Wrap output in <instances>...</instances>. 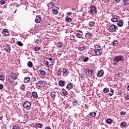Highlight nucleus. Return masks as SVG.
Listing matches in <instances>:
<instances>
[{
	"label": "nucleus",
	"instance_id": "c03bdc74",
	"mask_svg": "<svg viewBox=\"0 0 129 129\" xmlns=\"http://www.w3.org/2000/svg\"><path fill=\"white\" fill-rule=\"evenodd\" d=\"M25 88H26V87L25 86V85L24 84H22L21 85L20 89L21 90H24L25 89Z\"/></svg>",
	"mask_w": 129,
	"mask_h": 129
},
{
	"label": "nucleus",
	"instance_id": "5fc2aeb1",
	"mask_svg": "<svg viewBox=\"0 0 129 129\" xmlns=\"http://www.w3.org/2000/svg\"><path fill=\"white\" fill-rule=\"evenodd\" d=\"M8 32V29H4L2 33L4 34L5 33H7Z\"/></svg>",
	"mask_w": 129,
	"mask_h": 129
},
{
	"label": "nucleus",
	"instance_id": "bf43d9fd",
	"mask_svg": "<svg viewBox=\"0 0 129 129\" xmlns=\"http://www.w3.org/2000/svg\"><path fill=\"white\" fill-rule=\"evenodd\" d=\"M121 74H122V73L120 72V73H118L117 75V76H119V77L121 76Z\"/></svg>",
	"mask_w": 129,
	"mask_h": 129
},
{
	"label": "nucleus",
	"instance_id": "412c9836",
	"mask_svg": "<svg viewBox=\"0 0 129 129\" xmlns=\"http://www.w3.org/2000/svg\"><path fill=\"white\" fill-rule=\"evenodd\" d=\"M66 21L67 22V23H71L73 20L69 16H67L66 17Z\"/></svg>",
	"mask_w": 129,
	"mask_h": 129
},
{
	"label": "nucleus",
	"instance_id": "680f3d73",
	"mask_svg": "<svg viewBox=\"0 0 129 129\" xmlns=\"http://www.w3.org/2000/svg\"><path fill=\"white\" fill-rule=\"evenodd\" d=\"M31 80H32V81H36V78H31Z\"/></svg>",
	"mask_w": 129,
	"mask_h": 129
},
{
	"label": "nucleus",
	"instance_id": "bb28decb",
	"mask_svg": "<svg viewBox=\"0 0 129 129\" xmlns=\"http://www.w3.org/2000/svg\"><path fill=\"white\" fill-rule=\"evenodd\" d=\"M89 115L90 116H92L93 117H95V116H96V112H91L90 113Z\"/></svg>",
	"mask_w": 129,
	"mask_h": 129
},
{
	"label": "nucleus",
	"instance_id": "1a4fd4ad",
	"mask_svg": "<svg viewBox=\"0 0 129 129\" xmlns=\"http://www.w3.org/2000/svg\"><path fill=\"white\" fill-rule=\"evenodd\" d=\"M85 72H86V75H87V76H90V75H91V74H92V70L89 69H86L85 70Z\"/></svg>",
	"mask_w": 129,
	"mask_h": 129
},
{
	"label": "nucleus",
	"instance_id": "b1692460",
	"mask_svg": "<svg viewBox=\"0 0 129 129\" xmlns=\"http://www.w3.org/2000/svg\"><path fill=\"white\" fill-rule=\"evenodd\" d=\"M31 81L30 77H25L24 80V83H29Z\"/></svg>",
	"mask_w": 129,
	"mask_h": 129
},
{
	"label": "nucleus",
	"instance_id": "a211bd4d",
	"mask_svg": "<svg viewBox=\"0 0 129 129\" xmlns=\"http://www.w3.org/2000/svg\"><path fill=\"white\" fill-rule=\"evenodd\" d=\"M62 72H63V77H66V76H67L68 75V73H67V72H68L67 69H63L62 70Z\"/></svg>",
	"mask_w": 129,
	"mask_h": 129
},
{
	"label": "nucleus",
	"instance_id": "7ed1b4c3",
	"mask_svg": "<svg viewBox=\"0 0 129 129\" xmlns=\"http://www.w3.org/2000/svg\"><path fill=\"white\" fill-rule=\"evenodd\" d=\"M109 32H110V33H112L113 32H116L117 31V26L116 25L113 24L109 26L108 29Z\"/></svg>",
	"mask_w": 129,
	"mask_h": 129
},
{
	"label": "nucleus",
	"instance_id": "f257e3e1",
	"mask_svg": "<svg viewBox=\"0 0 129 129\" xmlns=\"http://www.w3.org/2000/svg\"><path fill=\"white\" fill-rule=\"evenodd\" d=\"M123 61H124V57L122 55H118L114 58V62H113L112 64L113 66H116L119 62H122Z\"/></svg>",
	"mask_w": 129,
	"mask_h": 129
},
{
	"label": "nucleus",
	"instance_id": "0e129e2a",
	"mask_svg": "<svg viewBox=\"0 0 129 129\" xmlns=\"http://www.w3.org/2000/svg\"><path fill=\"white\" fill-rule=\"evenodd\" d=\"M17 77H16V76H14L13 77V79H14V80H16V79H17Z\"/></svg>",
	"mask_w": 129,
	"mask_h": 129
},
{
	"label": "nucleus",
	"instance_id": "6e6d98bb",
	"mask_svg": "<svg viewBox=\"0 0 129 129\" xmlns=\"http://www.w3.org/2000/svg\"><path fill=\"white\" fill-rule=\"evenodd\" d=\"M114 2H115L116 4H118V3H119V2H120V0H113Z\"/></svg>",
	"mask_w": 129,
	"mask_h": 129
},
{
	"label": "nucleus",
	"instance_id": "aec40b11",
	"mask_svg": "<svg viewBox=\"0 0 129 129\" xmlns=\"http://www.w3.org/2000/svg\"><path fill=\"white\" fill-rule=\"evenodd\" d=\"M33 49L35 51V52H39L40 50H41V47L39 46H35L33 47Z\"/></svg>",
	"mask_w": 129,
	"mask_h": 129
},
{
	"label": "nucleus",
	"instance_id": "de8ad7c7",
	"mask_svg": "<svg viewBox=\"0 0 129 129\" xmlns=\"http://www.w3.org/2000/svg\"><path fill=\"white\" fill-rule=\"evenodd\" d=\"M75 39V36L74 35H72L70 36V40L73 41Z\"/></svg>",
	"mask_w": 129,
	"mask_h": 129
},
{
	"label": "nucleus",
	"instance_id": "49530a36",
	"mask_svg": "<svg viewBox=\"0 0 129 129\" xmlns=\"http://www.w3.org/2000/svg\"><path fill=\"white\" fill-rule=\"evenodd\" d=\"M3 35L4 36H6V37H8L9 36H10V33H9V32H5L3 34Z\"/></svg>",
	"mask_w": 129,
	"mask_h": 129
},
{
	"label": "nucleus",
	"instance_id": "f03ea898",
	"mask_svg": "<svg viewBox=\"0 0 129 129\" xmlns=\"http://www.w3.org/2000/svg\"><path fill=\"white\" fill-rule=\"evenodd\" d=\"M90 15H92V16H94L95 15H96L97 13V9L96 8V7L92 5L90 7Z\"/></svg>",
	"mask_w": 129,
	"mask_h": 129
},
{
	"label": "nucleus",
	"instance_id": "4d7b16f0",
	"mask_svg": "<svg viewBox=\"0 0 129 129\" xmlns=\"http://www.w3.org/2000/svg\"><path fill=\"white\" fill-rule=\"evenodd\" d=\"M120 114L121 115H124V114H125V112H123V111H121L120 113Z\"/></svg>",
	"mask_w": 129,
	"mask_h": 129
},
{
	"label": "nucleus",
	"instance_id": "473e14b6",
	"mask_svg": "<svg viewBox=\"0 0 129 129\" xmlns=\"http://www.w3.org/2000/svg\"><path fill=\"white\" fill-rule=\"evenodd\" d=\"M5 79H6V77H5V75H0V80H1V81H4L5 80Z\"/></svg>",
	"mask_w": 129,
	"mask_h": 129
},
{
	"label": "nucleus",
	"instance_id": "a18cd8bd",
	"mask_svg": "<svg viewBox=\"0 0 129 129\" xmlns=\"http://www.w3.org/2000/svg\"><path fill=\"white\" fill-rule=\"evenodd\" d=\"M35 44H40L41 43V40L40 39H36V41H35Z\"/></svg>",
	"mask_w": 129,
	"mask_h": 129
},
{
	"label": "nucleus",
	"instance_id": "72a5a7b5",
	"mask_svg": "<svg viewBox=\"0 0 129 129\" xmlns=\"http://www.w3.org/2000/svg\"><path fill=\"white\" fill-rule=\"evenodd\" d=\"M50 96L51 97L54 98L56 96V92H51L50 93Z\"/></svg>",
	"mask_w": 129,
	"mask_h": 129
},
{
	"label": "nucleus",
	"instance_id": "a878e982",
	"mask_svg": "<svg viewBox=\"0 0 129 129\" xmlns=\"http://www.w3.org/2000/svg\"><path fill=\"white\" fill-rule=\"evenodd\" d=\"M106 122L108 124H111V123H112V119L109 118L106 120Z\"/></svg>",
	"mask_w": 129,
	"mask_h": 129
},
{
	"label": "nucleus",
	"instance_id": "4be33fe9",
	"mask_svg": "<svg viewBox=\"0 0 129 129\" xmlns=\"http://www.w3.org/2000/svg\"><path fill=\"white\" fill-rule=\"evenodd\" d=\"M67 88L68 89V90H70V89H72V88H73V84H72V83H70V84H68L67 86Z\"/></svg>",
	"mask_w": 129,
	"mask_h": 129
},
{
	"label": "nucleus",
	"instance_id": "4468645a",
	"mask_svg": "<svg viewBox=\"0 0 129 129\" xmlns=\"http://www.w3.org/2000/svg\"><path fill=\"white\" fill-rule=\"evenodd\" d=\"M103 74H104V72L103 70H101L98 71L97 76L98 77H102L103 76Z\"/></svg>",
	"mask_w": 129,
	"mask_h": 129
},
{
	"label": "nucleus",
	"instance_id": "ddd939ff",
	"mask_svg": "<svg viewBox=\"0 0 129 129\" xmlns=\"http://www.w3.org/2000/svg\"><path fill=\"white\" fill-rule=\"evenodd\" d=\"M117 19H118V16L116 15H114L111 19V22L113 23H115L117 22Z\"/></svg>",
	"mask_w": 129,
	"mask_h": 129
},
{
	"label": "nucleus",
	"instance_id": "6ab92c4d",
	"mask_svg": "<svg viewBox=\"0 0 129 129\" xmlns=\"http://www.w3.org/2000/svg\"><path fill=\"white\" fill-rule=\"evenodd\" d=\"M58 85H59V86H61V87H63V86L65 85V81L62 80L59 81Z\"/></svg>",
	"mask_w": 129,
	"mask_h": 129
},
{
	"label": "nucleus",
	"instance_id": "423d86ee",
	"mask_svg": "<svg viewBox=\"0 0 129 129\" xmlns=\"http://www.w3.org/2000/svg\"><path fill=\"white\" fill-rule=\"evenodd\" d=\"M96 55L97 56H99L102 54V50L101 49L97 48L95 46V48L94 49Z\"/></svg>",
	"mask_w": 129,
	"mask_h": 129
},
{
	"label": "nucleus",
	"instance_id": "8fccbe9b",
	"mask_svg": "<svg viewBox=\"0 0 129 129\" xmlns=\"http://www.w3.org/2000/svg\"><path fill=\"white\" fill-rule=\"evenodd\" d=\"M67 17H70L71 16H72V12H68V13H67Z\"/></svg>",
	"mask_w": 129,
	"mask_h": 129
},
{
	"label": "nucleus",
	"instance_id": "5701e85b",
	"mask_svg": "<svg viewBox=\"0 0 129 129\" xmlns=\"http://www.w3.org/2000/svg\"><path fill=\"white\" fill-rule=\"evenodd\" d=\"M60 94L62 96H66V95H67V91H66L64 90H62L60 91Z\"/></svg>",
	"mask_w": 129,
	"mask_h": 129
},
{
	"label": "nucleus",
	"instance_id": "c85d7f7f",
	"mask_svg": "<svg viewBox=\"0 0 129 129\" xmlns=\"http://www.w3.org/2000/svg\"><path fill=\"white\" fill-rule=\"evenodd\" d=\"M112 46H117L118 45V41L117 40H114L112 43Z\"/></svg>",
	"mask_w": 129,
	"mask_h": 129
},
{
	"label": "nucleus",
	"instance_id": "0eeeda50",
	"mask_svg": "<svg viewBox=\"0 0 129 129\" xmlns=\"http://www.w3.org/2000/svg\"><path fill=\"white\" fill-rule=\"evenodd\" d=\"M93 37V35L90 32H87L85 34V38L86 40H90Z\"/></svg>",
	"mask_w": 129,
	"mask_h": 129
},
{
	"label": "nucleus",
	"instance_id": "58836bf2",
	"mask_svg": "<svg viewBox=\"0 0 129 129\" xmlns=\"http://www.w3.org/2000/svg\"><path fill=\"white\" fill-rule=\"evenodd\" d=\"M124 97H125V99L126 100H128V99H129V95H128V94H124Z\"/></svg>",
	"mask_w": 129,
	"mask_h": 129
},
{
	"label": "nucleus",
	"instance_id": "69168bd1",
	"mask_svg": "<svg viewBox=\"0 0 129 129\" xmlns=\"http://www.w3.org/2000/svg\"><path fill=\"white\" fill-rule=\"evenodd\" d=\"M110 92H112V93L113 92V89H111L110 90Z\"/></svg>",
	"mask_w": 129,
	"mask_h": 129
},
{
	"label": "nucleus",
	"instance_id": "c9c22d12",
	"mask_svg": "<svg viewBox=\"0 0 129 129\" xmlns=\"http://www.w3.org/2000/svg\"><path fill=\"white\" fill-rule=\"evenodd\" d=\"M103 91L104 93H107V92H109V89L108 88H105L103 90Z\"/></svg>",
	"mask_w": 129,
	"mask_h": 129
},
{
	"label": "nucleus",
	"instance_id": "ea45409f",
	"mask_svg": "<svg viewBox=\"0 0 129 129\" xmlns=\"http://www.w3.org/2000/svg\"><path fill=\"white\" fill-rule=\"evenodd\" d=\"M53 15H57L58 14V10L57 9H54L52 11Z\"/></svg>",
	"mask_w": 129,
	"mask_h": 129
},
{
	"label": "nucleus",
	"instance_id": "603ef678",
	"mask_svg": "<svg viewBox=\"0 0 129 129\" xmlns=\"http://www.w3.org/2000/svg\"><path fill=\"white\" fill-rule=\"evenodd\" d=\"M88 59H89V57H87L84 59L83 61L84 62H87V61H88Z\"/></svg>",
	"mask_w": 129,
	"mask_h": 129
},
{
	"label": "nucleus",
	"instance_id": "37998d69",
	"mask_svg": "<svg viewBox=\"0 0 129 129\" xmlns=\"http://www.w3.org/2000/svg\"><path fill=\"white\" fill-rule=\"evenodd\" d=\"M78 49L79 50V51H84V50H85V47H79L78 48Z\"/></svg>",
	"mask_w": 129,
	"mask_h": 129
},
{
	"label": "nucleus",
	"instance_id": "774afa93",
	"mask_svg": "<svg viewBox=\"0 0 129 129\" xmlns=\"http://www.w3.org/2000/svg\"><path fill=\"white\" fill-rule=\"evenodd\" d=\"M127 89H128V90H129V85L127 87Z\"/></svg>",
	"mask_w": 129,
	"mask_h": 129
},
{
	"label": "nucleus",
	"instance_id": "a19ab883",
	"mask_svg": "<svg viewBox=\"0 0 129 129\" xmlns=\"http://www.w3.org/2000/svg\"><path fill=\"white\" fill-rule=\"evenodd\" d=\"M61 73H62V71L60 69L58 70L57 72V76L61 75Z\"/></svg>",
	"mask_w": 129,
	"mask_h": 129
},
{
	"label": "nucleus",
	"instance_id": "e2e57ef3",
	"mask_svg": "<svg viewBox=\"0 0 129 129\" xmlns=\"http://www.w3.org/2000/svg\"><path fill=\"white\" fill-rule=\"evenodd\" d=\"M57 55H58V57H60V56H61V55H62V54L60 52H58Z\"/></svg>",
	"mask_w": 129,
	"mask_h": 129
},
{
	"label": "nucleus",
	"instance_id": "7c9ffc66",
	"mask_svg": "<svg viewBox=\"0 0 129 129\" xmlns=\"http://www.w3.org/2000/svg\"><path fill=\"white\" fill-rule=\"evenodd\" d=\"M27 66H28V67H29L30 68H32V67H33V63L32 62V61H29L27 63Z\"/></svg>",
	"mask_w": 129,
	"mask_h": 129
},
{
	"label": "nucleus",
	"instance_id": "39448f33",
	"mask_svg": "<svg viewBox=\"0 0 129 129\" xmlns=\"http://www.w3.org/2000/svg\"><path fill=\"white\" fill-rule=\"evenodd\" d=\"M45 82L40 80V81H38L37 83H36V86H37V87H44V86H45Z\"/></svg>",
	"mask_w": 129,
	"mask_h": 129
},
{
	"label": "nucleus",
	"instance_id": "9d476101",
	"mask_svg": "<svg viewBox=\"0 0 129 129\" xmlns=\"http://www.w3.org/2000/svg\"><path fill=\"white\" fill-rule=\"evenodd\" d=\"M82 36H83V33H82V31H79L77 32L76 37H77V38L81 39V38H82Z\"/></svg>",
	"mask_w": 129,
	"mask_h": 129
},
{
	"label": "nucleus",
	"instance_id": "79ce46f5",
	"mask_svg": "<svg viewBox=\"0 0 129 129\" xmlns=\"http://www.w3.org/2000/svg\"><path fill=\"white\" fill-rule=\"evenodd\" d=\"M62 45H63V43H62V42H58L56 44V46H57V47H62Z\"/></svg>",
	"mask_w": 129,
	"mask_h": 129
},
{
	"label": "nucleus",
	"instance_id": "864d4df0",
	"mask_svg": "<svg viewBox=\"0 0 129 129\" xmlns=\"http://www.w3.org/2000/svg\"><path fill=\"white\" fill-rule=\"evenodd\" d=\"M5 2H6V0H1L0 1V3H1V5H5Z\"/></svg>",
	"mask_w": 129,
	"mask_h": 129
},
{
	"label": "nucleus",
	"instance_id": "f8f14e48",
	"mask_svg": "<svg viewBox=\"0 0 129 129\" xmlns=\"http://www.w3.org/2000/svg\"><path fill=\"white\" fill-rule=\"evenodd\" d=\"M50 57L49 58L47 57L46 59L47 60H49V61H50V63H51L50 64H49V66H51V65H52L53 63H54V62H55V60L53 59V58H52V57H53V56L51 54L49 55Z\"/></svg>",
	"mask_w": 129,
	"mask_h": 129
},
{
	"label": "nucleus",
	"instance_id": "20e7f679",
	"mask_svg": "<svg viewBox=\"0 0 129 129\" xmlns=\"http://www.w3.org/2000/svg\"><path fill=\"white\" fill-rule=\"evenodd\" d=\"M32 106V103L29 101L25 102L23 104V107L26 109H30Z\"/></svg>",
	"mask_w": 129,
	"mask_h": 129
},
{
	"label": "nucleus",
	"instance_id": "cd10ccee",
	"mask_svg": "<svg viewBox=\"0 0 129 129\" xmlns=\"http://www.w3.org/2000/svg\"><path fill=\"white\" fill-rule=\"evenodd\" d=\"M122 2L124 6H127L129 5V0H122Z\"/></svg>",
	"mask_w": 129,
	"mask_h": 129
},
{
	"label": "nucleus",
	"instance_id": "f704fd0d",
	"mask_svg": "<svg viewBox=\"0 0 129 129\" xmlns=\"http://www.w3.org/2000/svg\"><path fill=\"white\" fill-rule=\"evenodd\" d=\"M94 25H95V22L93 21H91L89 23V26H90V27H93Z\"/></svg>",
	"mask_w": 129,
	"mask_h": 129
},
{
	"label": "nucleus",
	"instance_id": "09e8293b",
	"mask_svg": "<svg viewBox=\"0 0 129 129\" xmlns=\"http://www.w3.org/2000/svg\"><path fill=\"white\" fill-rule=\"evenodd\" d=\"M37 126H38V127H39V128H41L42 126H43V125L41 123H38L37 124Z\"/></svg>",
	"mask_w": 129,
	"mask_h": 129
},
{
	"label": "nucleus",
	"instance_id": "2f4dec72",
	"mask_svg": "<svg viewBox=\"0 0 129 129\" xmlns=\"http://www.w3.org/2000/svg\"><path fill=\"white\" fill-rule=\"evenodd\" d=\"M9 80L10 82L13 83V82H14V77H12V76H10L9 78Z\"/></svg>",
	"mask_w": 129,
	"mask_h": 129
},
{
	"label": "nucleus",
	"instance_id": "4c0bfd02",
	"mask_svg": "<svg viewBox=\"0 0 129 129\" xmlns=\"http://www.w3.org/2000/svg\"><path fill=\"white\" fill-rule=\"evenodd\" d=\"M16 44H17V45H18V46H20V47H22V46H24V44H23L21 41H17Z\"/></svg>",
	"mask_w": 129,
	"mask_h": 129
},
{
	"label": "nucleus",
	"instance_id": "f3484780",
	"mask_svg": "<svg viewBox=\"0 0 129 129\" xmlns=\"http://www.w3.org/2000/svg\"><path fill=\"white\" fill-rule=\"evenodd\" d=\"M53 6H55V3L53 2L48 3L47 5V7L49 9H52V8H53Z\"/></svg>",
	"mask_w": 129,
	"mask_h": 129
},
{
	"label": "nucleus",
	"instance_id": "393cba45",
	"mask_svg": "<svg viewBox=\"0 0 129 129\" xmlns=\"http://www.w3.org/2000/svg\"><path fill=\"white\" fill-rule=\"evenodd\" d=\"M38 73H39V74H40V75H42L44 76L46 74V72L45 71H43L42 70H39L38 71Z\"/></svg>",
	"mask_w": 129,
	"mask_h": 129
},
{
	"label": "nucleus",
	"instance_id": "c756f323",
	"mask_svg": "<svg viewBox=\"0 0 129 129\" xmlns=\"http://www.w3.org/2000/svg\"><path fill=\"white\" fill-rule=\"evenodd\" d=\"M32 96L34 98H37V97H38V94L36 92H32Z\"/></svg>",
	"mask_w": 129,
	"mask_h": 129
},
{
	"label": "nucleus",
	"instance_id": "dca6fc26",
	"mask_svg": "<svg viewBox=\"0 0 129 129\" xmlns=\"http://www.w3.org/2000/svg\"><path fill=\"white\" fill-rule=\"evenodd\" d=\"M117 25L118 27H122V26H123V21H122V20L117 21Z\"/></svg>",
	"mask_w": 129,
	"mask_h": 129
},
{
	"label": "nucleus",
	"instance_id": "9b49d317",
	"mask_svg": "<svg viewBox=\"0 0 129 129\" xmlns=\"http://www.w3.org/2000/svg\"><path fill=\"white\" fill-rule=\"evenodd\" d=\"M42 21V18H41V16H36V19H35V22H36L37 24H39V23H41V21Z\"/></svg>",
	"mask_w": 129,
	"mask_h": 129
},
{
	"label": "nucleus",
	"instance_id": "6e6552de",
	"mask_svg": "<svg viewBox=\"0 0 129 129\" xmlns=\"http://www.w3.org/2000/svg\"><path fill=\"white\" fill-rule=\"evenodd\" d=\"M4 50L5 51H6L7 53H11V45L7 44V45H5L4 46Z\"/></svg>",
	"mask_w": 129,
	"mask_h": 129
},
{
	"label": "nucleus",
	"instance_id": "13d9d810",
	"mask_svg": "<svg viewBox=\"0 0 129 129\" xmlns=\"http://www.w3.org/2000/svg\"><path fill=\"white\" fill-rule=\"evenodd\" d=\"M113 93H114V92H110V93H109V96H112Z\"/></svg>",
	"mask_w": 129,
	"mask_h": 129
},
{
	"label": "nucleus",
	"instance_id": "3c124183",
	"mask_svg": "<svg viewBox=\"0 0 129 129\" xmlns=\"http://www.w3.org/2000/svg\"><path fill=\"white\" fill-rule=\"evenodd\" d=\"M13 129H19V126H18V125H15L13 126Z\"/></svg>",
	"mask_w": 129,
	"mask_h": 129
},
{
	"label": "nucleus",
	"instance_id": "338daca9",
	"mask_svg": "<svg viewBox=\"0 0 129 129\" xmlns=\"http://www.w3.org/2000/svg\"><path fill=\"white\" fill-rule=\"evenodd\" d=\"M46 64L49 65V61H46Z\"/></svg>",
	"mask_w": 129,
	"mask_h": 129
},
{
	"label": "nucleus",
	"instance_id": "e433bc0d",
	"mask_svg": "<svg viewBox=\"0 0 129 129\" xmlns=\"http://www.w3.org/2000/svg\"><path fill=\"white\" fill-rule=\"evenodd\" d=\"M125 125H126V123L124 121H122L121 122V126L122 127H125Z\"/></svg>",
	"mask_w": 129,
	"mask_h": 129
},
{
	"label": "nucleus",
	"instance_id": "052dcab7",
	"mask_svg": "<svg viewBox=\"0 0 129 129\" xmlns=\"http://www.w3.org/2000/svg\"><path fill=\"white\" fill-rule=\"evenodd\" d=\"M4 88V86L3 84H0V89H3Z\"/></svg>",
	"mask_w": 129,
	"mask_h": 129
},
{
	"label": "nucleus",
	"instance_id": "2eb2a0df",
	"mask_svg": "<svg viewBox=\"0 0 129 129\" xmlns=\"http://www.w3.org/2000/svg\"><path fill=\"white\" fill-rule=\"evenodd\" d=\"M80 101L74 100L73 101V104L75 106H77L78 105H80Z\"/></svg>",
	"mask_w": 129,
	"mask_h": 129
}]
</instances>
